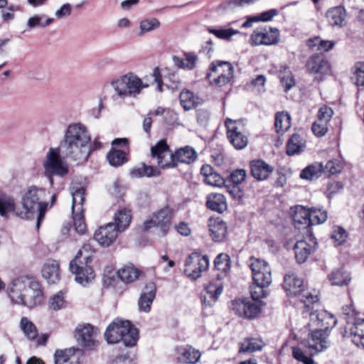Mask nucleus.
I'll list each match as a JSON object with an SVG mask.
<instances>
[{
  "instance_id": "obj_1",
  "label": "nucleus",
  "mask_w": 364,
  "mask_h": 364,
  "mask_svg": "<svg viewBox=\"0 0 364 364\" xmlns=\"http://www.w3.org/2000/svg\"><path fill=\"white\" fill-rule=\"evenodd\" d=\"M91 136L87 127L80 123L69 124L60 142L59 147L50 148L43 161L44 174L50 185L54 183L53 176L63 177L69 172L66 161L60 156L76 162L77 164L87 161L91 152Z\"/></svg>"
},
{
  "instance_id": "obj_2",
  "label": "nucleus",
  "mask_w": 364,
  "mask_h": 364,
  "mask_svg": "<svg viewBox=\"0 0 364 364\" xmlns=\"http://www.w3.org/2000/svg\"><path fill=\"white\" fill-rule=\"evenodd\" d=\"M45 197L44 188L30 186L22 196L21 208H16L14 198L0 193V215L4 217L14 212L20 218L31 219L37 214L36 225L38 228L48 207V203L43 201Z\"/></svg>"
},
{
  "instance_id": "obj_3",
  "label": "nucleus",
  "mask_w": 364,
  "mask_h": 364,
  "mask_svg": "<svg viewBox=\"0 0 364 364\" xmlns=\"http://www.w3.org/2000/svg\"><path fill=\"white\" fill-rule=\"evenodd\" d=\"M6 292L12 303L31 309L40 305L44 298L40 283L27 277L13 279Z\"/></svg>"
},
{
  "instance_id": "obj_4",
  "label": "nucleus",
  "mask_w": 364,
  "mask_h": 364,
  "mask_svg": "<svg viewBox=\"0 0 364 364\" xmlns=\"http://www.w3.org/2000/svg\"><path fill=\"white\" fill-rule=\"evenodd\" d=\"M252 319L259 317L266 306L262 300L267 295L266 288L272 282L269 268L267 262L252 257Z\"/></svg>"
},
{
  "instance_id": "obj_5",
  "label": "nucleus",
  "mask_w": 364,
  "mask_h": 364,
  "mask_svg": "<svg viewBox=\"0 0 364 364\" xmlns=\"http://www.w3.org/2000/svg\"><path fill=\"white\" fill-rule=\"evenodd\" d=\"M151 154L153 159H156V163L161 168H172L177 166L178 163L190 164L193 163L198 157L196 151L188 146L171 154L168 146L164 140L151 147Z\"/></svg>"
},
{
  "instance_id": "obj_6",
  "label": "nucleus",
  "mask_w": 364,
  "mask_h": 364,
  "mask_svg": "<svg viewBox=\"0 0 364 364\" xmlns=\"http://www.w3.org/2000/svg\"><path fill=\"white\" fill-rule=\"evenodd\" d=\"M94 252L92 245L85 243L70 263V270L75 275V281L82 285L90 282L95 277L92 267L88 265Z\"/></svg>"
},
{
  "instance_id": "obj_7",
  "label": "nucleus",
  "mask_w": 364,
  "mask_h": 364,
  "mask_svg": "<svg viewBox=\"0 0 364 364\" xmlns=\"http://www.w3.org/2000/svg\"><path fill=\"white\" fill-rule=\"evenodd\" d=\"M105 337L108 343L122 341L126 346H134L139 338L138 330L127 320L117 318L107 328Z\"/></svg>"
},
{
  "instance_id": "obj_8",
  "label": "nucleus",
  "mask_w": 364,
  "mask_h": 364,
  "mask_svg": "<svg viewBox=\"0 0 364 364\" xmlns=\"http://www.w3.org/2000/svg\"><path fill=\"white\" fill-rule=\"evenodd\" d=\"M112 87L120 97H136L149 84L144 83L142 80L134 73H127L111 84Z\"/></svg>"
},
{
  "instance_id": "obj_9",
  "label": "nucleus",
  "mask_w": 364,
  "mask_h": 364,
  "mask_svg": "<svg viewBox=\"0 0 364 364\" xmlns=\"http://www.w3.org/2000/svg\"><path fill=\"white\" fill-rule=\"evenodd\" d=\"M234 68L227 61L213 62L209 72L206 74L210 85L222 87L231 82L233 79Z\"/></svg>"
},
{
  "instance_id": "obj_10",
  "label": "nucleus",
  "mask_w": 364,
  "mask_h": 364,
  "mask_svg": "<svg viewBox=\"0 0 364 364\" xmlns=\"http://www.w3.org/2000/svg\"><path fill=\"white\" fill-rule=\"evenodd\" d=\"M172 214V210L168 206L160 209L154 213L149 220L144 223V229L149 230L154 228L158 236L166 235L171 226Z\"/></svg>"
},
{
  "instance_id": "obj_11",
  "label": "nucleus",
  "mask_w": 364,
  "mask_h": 364,
  "mask_svg": "<svg viewBox=\"0 0 364 364\" xmlns=\"http://www.w3.org/2000/svg\"><path fill=\"white\" fill-rule=\"evenodd\" d=\"M209 259L207 255H201L197 252L190 255L185 262V274L192 279H197L201 273L208 269Z\"/></svg>"
},
{
  "instance_id": "obj_12",
  "label": "nucleus",
  "mask_w": 364,
  "mask_h": 364,
  "mask_svg": "<svg viewBox=\"0 0 364 364\" xmlns=\"http://www.w3.org/2000/svg\"><path fill=\"white\" fill-rule=\"evenodd\" d=\"M341 333L358 348L364 349V315L355 316L352 322L348 321Z\"/></svg>"
},
{
  "instance_id": "obj_13",
  "label": "nucleus",
  "mask_w": 364,
  "mask_h": 364,
  "mask_svg": "<svg viewBox=\"0 0 364 364\" xmlns=\"http://www.w3.org/2000/svg\"><path fill=\"white\" fill-rule=\"evenodd\" d=\"M227 136L230 142L237 149H244L248 144V138L242 133V125L240 122L231 119L225 120Z\"/></svg>"
},
{
  "instance_id": "obj_14",
  "label": "nucleus",
  "mask_w": 364,
  "mask_h": 364,
  "mask_svg": "<svg viewBox=\"0 0 364 364\" xmlns=\"http://www.w3.org/2000/svg\"><path fill=\"white\" fill-rule=\"evenodd\" d=\"M309 316L310 318L309 326L315 328V329L329 331L337 323L334 316L325 310L309 312Z\"/></svg>"
},
{
  "instance_id": "obj_15",
  "label": "nucleus",
  "mask_w": 364,
  "mask_h": 364,
  "mask_svg": "<svg viewBox=\"0 0 364 364\" xmlns=\"http://www.w3.org/2000/svg\"><path fill=\"white\" fill-rule=\"evenodd\" d=\"M120 232L113 223H108L95 230L94 240L102 247H108L116 241Z\"/></svg>"
},
{
  "instance_id": "obj_16",
  "label": "nucleus",
  "mask_w": 364,
  "mask_h": 364,
  "mask_svg": "<svg viewBox=\"0 0 364 364\" xmlns=\"http://www.w3.org/2000/svg\"><path fill=\"white\" fill-rule=\"evenodd\" d=\"M329 331L322 329H315L309 334L306 346L314 353H317L327 349L330 342Z\"/></svg>"
},
{
  "instance_id": "obj_17",
  "label": "nucleus",
  "mask_w": 364,
  "mask_h": 364,
  "mask_svg": "<svg viewBox=\"0 0 364 364\" xmlns=\"http://www.w3.org/2000/svg\"><path fill=\"white\" fill-rule=\"evenodd\" d=\"M97 331L90 324L79 326L76 328L77 342L87 349H93L97 346Z\"/></svg>"
},
{
  "instance_id": "obj_18",
  "label": "nucleus",
  "mask_w": 364,
  "mask_h": 364,
  "mask_svg": "<svg viewBox=\"0 0 364 364\" xmlns=\"http://www.w3.org/2000/svg\"><path fill=\"white\" fill-rule=\"evenodd\" d=\"M309 242L306 240H300L294 245L295 258L299 264L304 263L316 248V239L313 235H309Z\"/></svg>"
},
{
  "instance_id": "obj_19",
  "label": "nucleus",
  "mask_w": 364,
  "mask_h": 364,
  "mask_svg": "<svg viewBox=\"0 0 364 364\" xmlns=\"http://www.w3.org/2000/svg\"><path fill=\"white\" fill-rule=\"evenodd\" d=\"M279 30L272 28H259L252 34V41L255 45H272L279 41Z\"/></svg>"
},
{
  "instance_id": "obj_20",
  "label": "nucleus",
  "mask_w": 364,
  "mask_h": 364,
  "mask_svg": "<svg viewBox=\"0 0 364 364\" xmlns=\"http://www.w3.org/2000/svg\"><path fill=\"white\" fill-rule=\"evenodd\" d=\"M82 352L79 348L58 349L53 355L54 364H80Z\"/></svg>"
},
{
  "instance_id": "obj_21",
  "label": "nucleus",
  "mask_w": 364,
  "mask_h": 364,
  "mask_svg": "<svg viewBox=\"0 0 364 364\" xmlns=\"http://www.w3.org/2000/svg\"><path fill=\"white\" fill-rule=\"evenodd\" d=\"M290 215L296 228H304L306 229L307 232H310L309 209L298 205L291 208Z\"/></svg>"
},
{
  "instance_id": "obj_22",
  "label": "nucleus",
  "mask_w": 364,
  "mask_h": 364,
  "mask_svg": "<svg viewBox=\"0 0 364 364\" xmlns=\"http://www.w3.org/2000/svg\"><path fill=\"white\" fill-rule=\"evenodd\" d=\"M283 288L288 295L299 296L304 291V281L295 274L285 275L283 282Z\"/></svg>"
},
{
  "instance_id": "obj_23",
  "label": "nucleus",
  "mask_w": 364,
  "mask_h": 364,
  "mask_svg": "<svg viewBox=\"0 0 364 364\" xmlns=\"http://www.w3.org/2000/svg\"><path fill=\"white\" fill-rule=\"evenodd\" d=\"M210 235L215 242L223 241L227 235L228 227L220 218H210L208 221Z\"/></svg>"
},
{
  "instance_id": "obj_24",
  "label": "nucleus",
  "mask_w": 364,
  "mask_h": 364,
  "mask_svg": "<svg viewBox=\"0 0 364 364\" xmlns=\"http://www.w3.org/2000/svg\"><path fill=\"white\" fill-rule=\"evenodd\" d=\"M306 66L308 71L313 74H327L331 68L328 61L318 54L311 56L307 60Z\"/></svg>"
},
{
  "instance_id": "obj_25",
  "label": "nucleus",
  "mask_w": 364,
  "mask_h": 364,
  "mask_svg": "<svg viewBox=\"0 0 364 364\" xmlns=\"http://www.w3.org/2000/svg\"><path fill=\"white\" fill-rule=\"evenodd\" d=\"M326 17L331 26L341 28L346 23V11L343 6H335L327 11Z\"/></svg>"
},
{
  "instance_id": "obj_26",
  "label": "nucleus",
  "mask_w": 364,
  "mask_h": 364,
  "mask_svg": "<svg viewBox=\"0 0 364 364\" xmlns=\"http://www.w3.org/2000/svg\"><path fill=\"white\" fill-rule=\"evenodd\" d=\"M178 352V360L181 363L196 364L201 357V353L191 346L181 347Z\"/></svg>"
},
{
  "instance_id": "obj_27",
  "label": "nucleus",
  "mask_w": 364,
  "mask_h": 364,
  "mask_svg": "<svg viewBox=\"0 0 364 364\" xmlns=\"http://www.w3.org/2000/svg\"><path fill=\"white\" fill-rule=\"evenodd\" d=\"M206 206L208 209L219 213L225 212L228 208L225 196L218 193H211L206 196Z\"/></svg>"
},
{
  "instance_id": "obj_28",
  "label": "nucleus",
  "mask_w": 364,
  "mask_h": 364,
  "mask_svg": "<svg viewBox=\"0 0 364 364\" xmlns=\"http://www.w3.org/2000/svg\"><path fill=\"white\" fill-rule=\"evenodd\" d=\"M274 168L262 160L252 161V176L258 181L269 178Z\"/></svg>"
},
{
  "instance_id": "obj_29",
  "label": "nucleus",
  "mask_w": 364,
  "mask_h": 364,
  "mask_svg": "<svg viewBox=\"0 0 364 364\" xmlns=\"http://www.w3.org/2000/svg\"><path fill=\"white\" fill-rule=\"evenodd\" d=\"M277 75L285 92H289L296 85L294 76L287 65H280L277 70Z\"/></svg>"
},
{
  "instance_id": "obj_30",
  "label": "nucleus",
  "mask_w": 364,
  "mask_h": 364,
  "mask_svg": "<svg viewBox=\"0 0 364 364\" xmlns=\"http://www.w3.org/2000/svg\"><path fill=\"white\" fill-rule=\"evenodd\" d=\"M200 173L204 178L205 183L208 185L221 187L225 183L223 178L208 164L202 166Z\"/></svg>"
},
{
  "instance_id": "obj_31",
  "label": "nucleus",
  "mask_w": 364,
  "mask_h": 364,
  "mask_svg": "<svg viewBox=\"0 0 364 364\" xmlns=\"http://www.w3.org/2000/svg\"><path fill=\"white\" fill-rule=\"evenodd\" d=\"M42 275L50 284H55L60 280L59 264L55 260H48L42 269Z\"/></svg>"
},
{
  "instance_id": "obj_32",
  "label": "nucleus",
  "mask_w": 364,
  "mask_h": 364,
  "mask_svg": "<svg viewBox=\"0 0 364 364\" xmlns=\"http://www.w3.org/2000/svg\"><path fill=\"white\" fill-rule=\"evenodd\" d=\"M223 285L219 282H211L205 288L203 295L205 306H211L210 300L215 302L223 291Z\"/></svg>"
},
{
  "instance_id": "obj_33",
  "label": "nucleus",
  "mask_w": 364,
  "mask_h": 364,
  "mask_svg": "<svg viewBox=\"0 0 364 364\" xmlns=\"http://www.w3.org/2000/svg\"><path fill=\"white\" fill-rule=\"evenodd\" d=\"M173 61L176 66L187 70H192L196 68L198 57L193 52L185 53L183 58L173 56Z\"/></svg>"
},
{
  "instance_id": "obj_34",
  "label": "nucleus",
  "mask_w": 364,
  "mask_h": 364,
  "mask_svg": "<svg viewBox=\"0 0 364 364\" xmlns=\"http://www.w3.org/2000/svg\"><path fill=\"white\" fill-rule=\"evenodd\" d=\"M156 296V291L154 286L146 287V291H143L138 300V307L140 311L149 313L151 311V304Z\"/></svg>"
},
{
  "instance_id": "obj_35",
  "label": "nucleus",
  "mask_w": 364,
  "mask_h": 364,
  "mask_svg": "<svg viewBox=\"0 0 364 364\" xmlns=\"http://www.w3.org/2000/svg\"><path fill=\"white\" fill-rule=\"evenodd\" d=\"M179 98L181 106L186 111L193 109L202 103V99L188 90H183Z\"/></svg>"
},
{
  "instance_id": "obj_36",
  "label": "nucleus",
  "mask_w": 364,
  "mask_h": 364,
  "mask_svg": "<svg viewBox=\"0 0 364 364\" xmlns=\"http://www.w3.org/2000/svg\"><path fill=\"white\" fill-rule=\"evenodd\" d=\"M246 178V171L245 169H236L233 171L230 175V179L235 184V186L229 191V193L235 198L240 199L242 197V193L240 188L236 186L239 185Z\"/></svg>"
},
{
  "instance_id": "obj_37",
  "label": "nucleus",
  "mask_w": 364,
  "mask_h": 364,
  "mask_svg": "<svg viewBox=\"0 0 364 364\" xmlns=\"http://www.w3.org/2000/svg\"><path fill=\"white\" fill-rule=\"evenodd\" d=\"M131 211L126 208L118 210L114 216V223H113L117 229L120 232L124 231L131 223Z\"/></svg>"
},
{
  "instance_id": "obj_38",
  "label": "nucleus",
  "mask_w": 364,
  "mask_h": 364,
  "mask_svg": "<svg viewBox=\"0 0 364 364\" xmlns=\"http://www.w3.org/2000/svg\"><path fill=\"white\" fill-rule=\"evenodd\" d=\"M306 146L305 140L299 134H293L287 144V154L293 156L304 151Z\"/></svg>"
},
{
  "instance_id": "obj_39",
  "label": "nucleus",
  "mask_w": 364,
  "mask_h": 364,
  "mask_svg": "<svg viewBox=\"0 0 364 364\" xmlns=\"http://www.w3.org/2000/svg\"><path fill=\"white\" fill-rule=\"evenodd\" d=\"M232 311L240 317L249 318L250 311V301L248 298L237 299L232 301Z\"/></svg>"
},
{
  "instance_id": "obj_40",
  "label": "nucleus",
  "mask_w": 364,
  "mask_h": 364,
  "mask_svg": "<svg viewBox=\"0 0 364 364\" xmlns=\"http://www.w3.org/2000/svg\"><path fill=\"white\" fill-rule=\"evenodd\" d=\"M274 127L279 134H283L291 127V117L288 112H279L276 114Z\"/></svg>"
},
{
  "instance_id": "obj_41",
  "label": "nucleus",
  "mask_w": 364,
  "mask_h": 364,
  "mask_svg": "<svg viewBox=\"0 0 364 364\" xmlns=\"http://www.w3.org/2000/svg\"><path fill=\"white\" fill-rule=\"evenodd\" d=\"M117 276L123 282L132 283L139 278V271L132 265H127L117 271Z\"/></svg>"
},
{
  "instance_id": "obj_42",
  "label": "nucleus",
  "mask_w": 364,
  "mask_h": 364,
  "mask_svg": "<svg viewBox=\"0 0 364 364\" xmlns=\"http://www.w3.org/2000/svg\"><path fill=\"white\" fill-rule=\"evenodd\" d=\"M324 171V166L321 163H314L306 167L300 173L303 179L314 180L321 176Z\"/></svg>"
},
{
  "instance_id": "obj_43",
  "label": "nucleus",
  "mask_w": 364,
  "mask_h": 364,
  "mask_svg": "<svg viewBox=\"0 0 364 364\" xmlns=\"http://www.w3.org/2000/svg\"><path fill=\"white\" fill-rule=\"evenodd\" d=\"M307 46L314 50L327 52L334 47L335 43L332 41L322 40L316 36L308 40Z\"/></svg>"
},
{
  "instance_id": "obj_44",
  "label": "nucleus",
  "mask_w": 364,
  "mask_h": 364,
  "mask_svg": "<svg viewBox=\"0 0 364 364\" xmlns=\"http://www.w3.org/2000/svg\"><path fill=\"white\" fill-rule=\"evenodd\" d=\"M328 279L333 286H343L350 282V277L348 272L338 269L328 275Z\"/></svg>"
},
{
  "instance_id": "obj_45",
  "label": "nucleus",
  "mask_w": 364,
  "mask_h": 364,
  "mask_svg": "<svg viewBox=\"0 0 364 364\" xmlns=\"http://www.w3.org/2000/svg\"><path fill=\"white\" fill-rule=\"evenodd\" d=\"M53 18H46L44 16L36 15L28 19L27 27L28 29L23 31L22 33H25L27 31L36 28L37 27L45 28L53 23Z\"/></svg>"
},
{
  "instance_id": "obj_46",
  "label": "nucleus",
  "mask_w": 364,
  "mask_h": 364,
  "mask_svg": "<svg viewBox=\"0 0 364 364\" xmlns=\"http://www.w3.org/2000/svg\"><path fill=\"white\" fill-rule=\"evenodd\" d=\"M160 26V21L156 18L142 19L139 22V32L138 36H143L144 34L159 28Z\"/></svg>"
},
{
  "instance_id": "obj_47",
  "label": "nucleus",
  "mask_w": 364,
  "mask_h": 364,
  "mask_svg": "<svg viewBox=\"0 0 364 364\" xmlns=\"http://www.w3.org/2000/svg\"><path fill=\"white\" fill-rule=\"evenodd\" d=\"M327 218L328 214L326 210L316 208L309 209L310 225L323 223L326 221Z\"/></svg>"
},
{
  "instance_id": "obj_48",
  "label": "nucleus",
  "mask_w": 364,
  "mask_h": 364,
  "mask_svg": "<svg viewBox=\"0 0 364 364\" xmlns=\"http://www.w3.org/2000/svg\"><path fill=\"white\" fill-rule=\"evenodd\" d=\"M250 0H229L221 4L222 9L227 12H235L239 9L247 7Z\"/></svg>"
},
{
  "instance_id": "obj_49",
  "label": "nucleus",
  "mask_w": 364,
  "mask_h": 364,
  "mask_svg": "<svg viewBox=\"0 0 364 364\" xmlns=\"http://www.w3.org/2000/svg\"><path fill=\"white\" fill-rule=\"evenodd\" d=\"M20 326L28 339L33 340L37 337L38 331L36 327L26 317H23L21 319Z\"/></svg>"
},
{
  "instance_id": "obj_50",
  "label": "nucleus",
  "mask_w": 364,
  "mask_h": 364,
  "mask_svg": "<svg viewBox=\"0 0 364 364\" xmlns=\"http://www.w3.org/2000/svg\"><path fill=\"white\" fill-rule=\"evenodd\" d=\"M351 70L355 84L357 86H364V62H357Z\"/></svg>"
},
{
  "instance_id": "obj_51",
  "label": "nucleus",
  "mask_w": 364,
  "mask_h": 364,
  "mask_svg": "<svg viewBox=\"0 0 364 364\" xmlns=\"http://www.w3.org/2000/svg\"><path fill=\"white\" fill-rule=\"evenodd\" d=\"M107 159L109 163L113 166H118L122 165L127 161L125 153L121 150L112 149L107 154Z\"/></svg>"
},
{
  "instance_id": "obj_52",
  "label": "nucleus",
  "mask_w": 364,
  "mask_h": 364,
  "mask_svg": "<svg viewBox=\"0 0 364 364\" xmlns=\"http://www.w3.org/2000/svg\"><path fill=\"white\" fill-rule=\"evenodd\" d=\"M73 214L74 227L76 232L80 235L85 234L87 230V226L82 210H76V213L75 210H73Z\"/></svg>"
},
{
  "instance_id": "obj_53",
  "label": "nucleus",
  "mask_w": 364,
  "mask_h": 364,
  "mask_svg": "<svg viewBox=\"0 0 364 364\" xmlns=\"http://www.w3.org/2000/svg\"><path fill=\"white\" fill-rule=\"evenodd\" d=\"M300 301L304 304L305 311L304 314H309L310 312V304H314L318 301V295L317 293H311L305 290L299 296Z\"/></svg>"
},
{
  "instance_id": "obj_54",
  "label": "nucleus",
  "mask_w": 364,
  "mask_h": 364,
  "mask_svg": "<svg viewBox=\"0 0 364 364\" xmlns=\"http://www.w3.org/2000/svg\"><path fill=\"white\" fill-rule=\"evenodd\" d=\"M85 189L83 188H77L75 191H72L73 204L72 210H82V203L85 200Z\"/></svg>"
},
{
  "instance_id": "obj_55",
  "label": "nucleus",
  "mask_w": 364,
  "mask_h": 364,
  "mask_svg": "<svg viewBox=\"0 0 364 364\" xmlns=\"http://www.w3.org/2000/svg\"><path fill=\"white\" fill-rule=\"evenodd\" d=\"M214 264L218 271L226 273L230 268L229 256L226 254H219L214 261Z\"/></svg>"
},
{
  "instance_id": "obj_56",
  "label": "nucleus",
  "mask_w": 364,
  "mask_h": 364,
  "mask_svg": "<svg viewBox=\"0 0 364 364\" xmlns=\"http://www.w3.org/2000/svg\"><path fill=\"white\" fill-rule=\"evenodd\" d=\"M331 237L333 240L335 245H341L346 241L348 234L343 228L335 226L333 228Z\"/></svg>"
},
{
  "instance_id": "obj_57",
  "label": "nucleus",
  "mask_w": 364,
  "mask_h": 364,
  "mask_svg": "<svg viewBox=\"0 0 364 364\" xmlns=\"http://www.w3.org/2000/svg\"><path fill=\"white\" fill-rule=\"evenodd\" d=\"M209 33L214 34L218 38L230 41L232 36L240 32L233 28L227 29H209Z\"/></svg>"
},
{
  "instance_id": "obj_58",
  "label": "nucleus",
  "mask_w": 364,
  "mask_h": 364,
  "mask_svg": "<svg viewBox=\"0 0 364 364\" xmlns=\"http://www.w3.org/2000/svg\"><path fill=\"white\" fill-rule=\"evenodd\" d=\"M66 305L63 293L62 291L53 295L49 301V306L50 309L55 311L60 310L64 308Z\"/></svg>"
},
{
  "instance_id": "obj_59",
  "label": "nucleus",
  "mask_w": 364,
  "mask_h": 364,
  "mask_svg": "<svg viewBox=\"0 0 364 364\" xmlns=\"http://www.w3.org/2000/svg\"><path fill=\"white\" fill-rule=\"evenodd\" d=\"M333 115V109L331 107L324 105L319 108L317 114V119L328 124Z\"/></svg>"
},
{
  "instance_id": "obj_60",
  "label": "nucleus",
  "mask_w": 364,
  "mask_h": 364,
  "mask_svg": "<svg viewBox=\"0 0 364 364\" xmlns=\"http://www.w3.org/2000/svg\"><path fill=\"white\" fill-rule=\"evenodd\" d=\"M278 14V11L277 9H270L268 11H266L264 12H262V14L259 15H256L254 16H252V22H259V21H271L273 17L277 16Z\"/></svg>"
},
{
  "instance_id": "obj_61",
  "label": "nucleus",
  "mask_w": 364,
  "mask_h": 364,
  "mask_svg": "<svg viewBox=\"0 0 364 364\" xmlns=\"http://www.w3.org/2000/svg\"><path fill=\"white\" fill-rule=\"evenodd\" d=\"M313 133L317 136H323L328 132V123L316 120L312 124Z\"/></svg>"
},
{
  "instance_id": "obj_62",
  "label": "nucleus",
  "mask_w": 364,
  "mask_h": 364,
  "mask_svg": "<svg viewBox=\"0 0 364 364\" xmlns=\"http://www.w3.org/2000/svg\"><path fill=\"white\" fill-rule=\"evenodd\" d=\"M293 356L304 364H314V360L305 355L302 350L298 347L292 348Z\"/></svg>"
},
{
  "instance_id": "obj_63",
  "label": "nucleus",
  "mask_w": 364,
  "mask_h": 364,
  "mask_svg": "<svg viewBox=\"0 0 364 364\" xmlns=\"http://www.w3.org/2000/svg\"><path fill=\"white\" fill-rule=\"evenodd\" d=\"M266 77L263 75H258L256 79L252 82V89L258 94L265 92Z\"/></svg>"
},
{
  "instance_id": "obj_64",
  "label": "nucleus",
  "mask_w": 364,
  "mask_h": 364,
  "mask_svg": "<svg viewBox=\"0 0 364 364\" xmlns=\"http://www.w3.org/2000/svg\"><path fill=\"white\" fill-rule=\"evenodd\" d=\"M342 164L337 160L329 161L324 166L331 174H336L341 171Z\"/></svg>"
}]
</instances>
